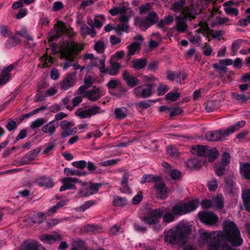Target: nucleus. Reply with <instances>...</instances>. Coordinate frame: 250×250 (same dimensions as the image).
I'll list each match as a JSON object with an SVG mask.
<instances>
[{
    "label": "nucleus",
    "mask_w": 250,
    "mask_h": 250,
    "mask_svg": "<svg viewBox=\"0 0 250 250\" xmlns=\"http://www.w3.org/2000/svg\"><path fill=\"white\" fill-rule=\"evenodd\" d=\"M219 154V152L215 147L208 149L205 156V160L203 161L204 162L207 159L208 162L212 163L218 157Z\"/></svg>",
    "instance_id": "nucleus-23"
},
{
    "label": "nucleus",
    "mask_w": 250,
    "mask_h": 250,
    "mask_svg": "<svg viewBox=\"0 0 250 250\" xmlns=\"http://www.w3.org/2000/svg\"><path fill=\"white\" fill-rule=\"evenodd\" d=\"M76 83V73L67 74L63 80L60 83V87L62 90H67L74 86Z\"/></svg>",
    "instance_id": "nucleus-7"
},
{
    "label": "nucleus",
    "mask_w": 250,
    "mask_h": 250,
    "mask_svg": "<svg viewBox=\"0 0 250 250\" xmlns=\"http://www.w3.org/2000/svg\"><path fill=\"white\" fill-rule=\"evenodd\" d=\"M199 200L195 199L189 201L188 203L184 204L185 208L188 213L194 211L198 207Z\"/></svg>",
    "instance_id": "nucleus-30"
},
{
    "label": "nucleus",
    "mask_w": 250,
    "mask_h": 250,
    "mask_svg": "<svg viewBox=\"0 0 250 250\" xmlns=\"http://www.w3.org/2000/svg\"><path fill=\"white\" fill-rule=\"evenodd\" d=\"M241 173L246 180H250V163H245L241 167Z\"/></svg>",
    "instance_id": "nucleus-33"
},
{
    "label": "nucleus",
    "mask_w": 250,
    "mask_h": 250,
    "mask_svg": "<svg viewBox=\"0 0 250 250\" xmlns=\"http://www.w3.org/2000/svg\"><path fill=\"white\" fill-rule=\"evenodd\" d=\"M204 163V161L199 157H194L188 160L186 165L187 167L191 170H195L200 168Z\"/></svg>",
    "instance_id": "nucleus-18"
},
{
    "label": "nucleus",
    "mask_w": 250,
    "mask_h": 250,
    "mask_svg": "<svg viewBox=\"0 0 250 250\" xmlns=\"http://www.w3.org/2000/svg\"><path fill=\"white\" fill-rule=\"evenodd\" d=\"M86 164H87V162L84 160L75 161L72 163V165L73 167L80 169H83L85 168Z\"/></svg>",
    "instance_id": "nucleus-54"
},
{
    "label": "nucleus",
    "mask_w": 250,
    "mask_h": 250,
    "mask_svg": "<svg viewBox=\"0 0 250 250\" xmlns=\"http://www.w3.org/2000/svg\"><path fill=\"white\" fill-rule=\"evenodd\" d=\"M128 203V202L125 197L117 196L113 200V205L116 207H123Z\"/></svg>",
    "instance_id": "nucleus-37"
},
{
    "label": "nucleus",
    "mask_w": 250,
    "mask_h": 250,
    "mask_svg": "<svg viewBox=\"0 0 250 250\" xmlns=\"http://www.w3.org/2000/svg\"><path fill=\"white\" fill-rule=\"evenodd\" d=\"M141 45V43L135 42L127 46L128 51L127 54V58L128 60L130 59L131 57L134 55L136 51L140 49Z\"/></svg>",
    "instance_id": "nucleus-24"
},
{
    "label": "nucleus",
    "mask_w": 250,
    "mask_h": 250,
    "mask_svg": "<svg viewBox=\"0 0 250 250\" xmlns=\"http://www.w3.org/2000/svg\"><path fill=\"white\" fill-rule=\"evenodd\" d=\"M190 233V230L185 226H177L167 232L165 236V242L171 244L184 245L187 242V236Z\"/></svg>",
    "instance_id": "nucleus-2"
},
{
    "label": "nucleus",
    "mask_w": 250,
    "mask_h": 250,
    "mask_svg": "<svg viewBox=\"0 0 250 250\" xmlns=\"http://www.w3.org/2000/svg\"><path fill=\"white\" fill-rule=\"evenodd\" d=\"M182 175V172L176 169H172L170 172V177L173 180H177L181 177Z\"/></svg>",
    "instance_id": "nucleus-60"
},
{
    "label": "nucleus",
    "mask_w": 250,
    "mask_h": 250,
    "mask_svg": "<svg viewBox=\"0 0 250 250\" xmlns=\"http://www.w3.org/2000/svg\"><path fill=\"white\" fill-rule=\"evenodd\" d=\"M172 213L175 215H181L187 213L184 204L182 205H175L172 207Z\"/></svg>",
    "instance_id": "nucleus-34"
},
{
    "label": "nucleus",
    "mask_w": 250,
    "mask_h": 250,
    "mask_svg": "<svg viewBox=\"0 0 250 250\" xmlns=\"http://www.w3.org/2000/svg\"><path fill=\"white\" fill-rule=\"evenodd\" d=\"M45 123L46 121L45 119L42 118H39L32 122V124L30 125V127L31 129L34 130L41 126Z\"/></svg>",
    "instance_id": "nucleus-46"
},
{
    "label": "nucleus",
    "mask_w": 250,
    "mask_h": 250,
    "mask_svg": "<svg viewBox=\"0 0 250 250\" xmlns=\"http://www.w3.org/2000/svg\"><path fill=\"white\" fill-rule=\"evenodd\" d=\"M181 96L180 93L177 91H170L165 96V99L167 101L175 102L177 101Z\"/></svg>",
    "instance_id": "nucleus-42"
},
{
    "label": "nucleus",
    "mask_w": 250,
    "mask_h": 250,
    "mask_svg": "<svg viewBox=\"0 0 250 250\" xmlns=\"http://www.w3.org/2000/svg\"><path fill=\"white\" fill-rule=\"evenodd\" d=\"M226 166L219 163H215L214 167L216 175L220 177L224 175L226 170Z\"/></svg>",
    "instance_id": "nucleus-35"
},
{
    "label": "nucleus",
    "mask_w": 250,
    "mask_h": 250,
    "mask_svg": "<svg viewBox=\"0 0 250 250\" xmlns=\"http://www.w3.org/2000/svg\"><path fill=\"white\" fill-rule=\"evenodd\" d=\"M224 182L226 185L228 190L231 192L235 186V183L233 181L232 177L229 176L225 178Z\"/></svg>",
    "instance_id": "nucleus-41"
},
{
    "label": "nucleus",
    "mask_w": 250,
    "mask_h": 250,
    "mask_svg": "<svg viewBox=\"0 0 250 250\" xmlns=\"http://www.w3.org/2000/svg\"><path fill=\"white\" fill-rule=\"evenodd\" d=\"M64 173L66 176L69 175H78L85 176L87 174V172L85 171H81L78 169H71L68 167H65L64 169Z\"/></svg>",
    "instance_id": "nucleus-32"
},
{
    "label": "nucleus",
    "mask_w": 250,
    "mask_h": 250,
    "mask_svg": "<svg viewBox=\"0 0 250 250\" xmlns=\"http://www.w3.org/2000/svg\"><path fill=\"white\" fill-rule=\"evenodd\" d=\"M224 64H220L219 63H213L212 65L213 67L216 69L220 71L219 75L220 76H223L225 74H226L228 72V67L223 65Z\"/></svg>",
    "instance_id": "nucleus-44"
},
{
    "label": "nucleus",
    "mask_w": 250,
    "mask_h": 250,
    "mask_svg": "<svg viewBox=\"0 0 250 250\" xmlns=\"http://www.w3.org/2000/svg\"><path fill=\"white\" fill-rule=\"evenodd\" d=\"M128 28V26L126 23H120L116 27H114V30L117 35L121 36L122 35V32L127 31Z\"/></svg>",
    "instance_id": "nucleus-39"
},
{
    "label": "nucleus",
    "mask_w": 250,
    "mask_h": 250,
    "mask_svg": "<svg viewBox=\"0 0 250 250\" xmlns=\"http://www.w3.org/2000/svg\"><path fill=\"white\" fill-rule=\"evenodd\" d=\"M241 196L245 210L250 212V189L247 188L243 190Z\"/></svg>",
    "instance_id": "nucleus-19"
},
{
    "label": "nucleus",
    "mask_w": 250,
    "mask_h": 250,
    "mask_svg": "<svg viewBox=\"0 0 250 250\" xmlns=\"http://www.w3.org/2000/svg\"><path fill=\"white\" fill-rule=\"evenodd\" d=\"M166 209L164 208H158L152 210L148 215L141 218L146 224L148 225H157L160 223V220L163 217L164 221L170 223L174 220V216L170 213H166Z\"/></svg>",
    "instance_id": "nucleus-3"
},
{
    "label": "nucleus",
    "mask_w": 250,
    "mask_h": 250,
    "mask_svg": "<svg viewBox=\"0 0 250 250\" xmlns=\"http://www.w3.org/2000/svg\"><path fill=\"white\" fill-rule=\"evenodd\" d=\"M120 159H110L106 160L101 162V165L104 167H107L110 166H113L116 165L119 161H120Z\"/></svg>",
    "instance_id": "nucleus-53"
},
{
    "label": "nucleus",
    "mask_w": 250,
    "mask_h": 250,
    "mask_svg": "<svg viewBox=\"0 0 250 250\" xmlns=\"http://www.w3.org/2000/svg\"><path fill=\"white\" fill-rule=\"evenodd\" d=\"M149 102H152L153 103H155L156 102V100H148L146 101H142L138 103V106L143 109H145L149 108L150 106V104L149 103Z\"/></svg>",
    "instance_id": "nucleus-59"
},
{
    "label": "nucleus",
    "mask_w": 250,
    "mask_h": 250,
    "mask_svg": "<svg viewBox=\"0 0 250 250\" xmlns=\"http://www.w3.org/2000/svg\"><path fill=\"white\" fill-rule=\"evenodd\" d=\"M62 34V29L60 27H58L57 28L54 32L53 34L51 35H49L48 37L49 42H51L55 40V39H58L60 38Z\"/></svg>",
    "instance_id": "nucleus-47"
},
{
    "label": "nucleus",
    "mask_w": 250,
    "mask_h": 250,
    "mask_svg": "<svg viewBox=\"0 0 250 250\" xmlns=\"http://www.w3.org/2000/svg\"><path fill=\"white\" fill-rule=\"evenodd\" d=\"M39 243L37 241L25 242L22 245L21 250H39Z\"/></svg>",
    "instance_id": "nucleus-31"
},
{
    "label": "nucleus",
    "mask_w": 250,
    "mask_h": 250,
    "mask_svg": "<svg viewBox=\"0 0 250 250\" xmlns=\"http://www.w3.org/2000/svg\"><path fill=\"white\" fill-rule=\"evenodd\" d=\"M135 229L139 232L144 233L146 230V227L139 222H136L134 226Z\"/></svg>",
    "instance_id": "nucleus-63"
},
{
    "label": "nucleus",
    "mask_w": 250,
    "mask_h": 250,
    "mask_svg": "<svg viewBox=\"0 0 250 250\" xmlns=\"http://www.w3.org/2000/svg\"><path fill=\"white\" fill-rule=\"evenodd\" d=\"M212 206H214L217 209H222L224 207V202L222 196H216L212 200Z\"/></svg>",
    "instance_id": "nucleus-38"
},
{
    "label": "nucleus",
    "mask_w": 250,
    "mask_h": 250,
    "mask_svg": "<svg viewBox=\"0 0 250 250\" xmlns=\"http://www.w3.org/2000/svg\"><path fill=\"white\" fill-rule=\"evenodd\" d=\"M225 12L231 16H237L239 14V10L237 8L228 7L224 8Z\"/></svg>",
    "instance_id": "nucleus-51"
},
{
    "label": "nucleus",
    "mask_w": 250,
    "mask_h": 250,
    "mask_svg": "<svg viewBox=\"0 0 250 250\" xmlns=\"http://www.w3.org/2000/svg\"><path fill=\"white\" fill-rule=\"evenodd\" d=\"M74 125L72 122H68L66 120H62L60 123V127L63 130V131L68 132L70 128Z\"/></svg>",
    "instance_id": "nucleus-45"
},
{
    "label": "nucleus",
    "mask_w": 250,
    "mask_h": 250,
    "mask_svg": "<svg viewBox=\"0 0 250 250\" xmlns=\"http://www.w3.org/2000/svg\"><path fill=\"white\" fill-rule=\"evenodd\" d=\"M208 187L209 191H214L218 187V182L216 179H213L208 182Z\"/></svg>",
    "instance_id": "nucleus-62"
},
{
    "label": "nucleus",
    "mask_w": 250,
    "mask_h": 250,
    "mask_svg": "<svg viewBox=\"0 0 250 250\" xmlns=\"http://www.w3.org/2000/svg\"><path fill=\"white\" fill-rule=\"evenodd\" d=\"M147 64V60L145 58L135 59L132 61V67L136 70H139L145 67Z\"/></svg>",
    "instance_id": "nucleus-26"
},
{
    "label": "nucleus",
    "mask_w": 250,
    "mask_h": 250,
    "mask_svg": "<svg viewBox=\"0 0 250 250\" xmlns=\"http://www.w3.org/2000/svg\"><path fill=\"white\" fill-rule=\"evenodd\" d=\"M182 14L184 16L183 17L178 16L176 17V28L179 32L185 33L188 30V25L185 21L188 19H195L197 13L193 5H191L190 7L186 6L182 11Z\"/></svg>",
    "instance_id": "nucleus-4"
},
{
    "label": "nucleus",
    "mask_w": 250,
    "mask_h": 250,
    "mask_svg": "<svg viewBox=\"0 0 250 250\" xmlns=\"http://www.w3.org/2000/svg\"><path fill=\"white\" fill-rule=\"evenodd\" d=\"M101 183H90L89 186V189L91 191L90 194L92 195L97 193L99 191V188L102 186Z\"/></svg>",
    "instance_id": "nucleus-50"
},
{
    "label": "nucleus",
    "mask_w": 250,
    "mask_h": 250,
    "mask_svg": "<svg viewBox=\"0 0 250 250\" xmlns=\"http://www.w3.org/2000/svg\"><path fill=\"white\" fill-rule=\"evenodd\" d=\"M162 178L159 176H155L152 174H146L143 176L141 181V183L144 184L145 183L156 182L158 183L162 181Z\"/></svg>",
    "instance_id": "nucleus-28"
},
{
    "label": "nucleus",
    "mask_w": 250,
    "mask_h": 250,
    "mask_svg": "<svg viewBox=\"0 0 250 250\" xmlns=\"http://www.w3.org/2000/svg\"><path fill=\"white\" fill-rule=\"evenodd\" d=\"M202 31L203 32V34H204V36L205 37L207 36V38H208V33L209 32H213V31L210 30V28L207 24L202 26L201 27L197 30L198 33H201Z\"/></svg>",
    "instance_id": "nucleus-58"
},
{
    "label": "nucleus",
    "mask_w": 250,
    "mask_h": 250,
    "mask_svg": "<svg viewBox=\"0 0 250 250\" xmlns=\"http://www.w3.org/2000/svg\"><path fill=\"white\" fill-rule=\"evenodd\" d=\"M13 64H10L4 68L0 75V86L5 84L10 78L9 73L13 69Z\"/></svg>",
    "instance_id": "nucleus-17"
},
{
    "label": "nucleus",
    "mask_w": 250,
    "mask_h": 250,
    "mask_svg": "<svg viewBox=\"0 0 250 250\" xmlns=\"http://www.w3.org/2000/svg\"><path fill=\"white\" fill-rule=\"evenodd\" d=\"M129 114V109L126 107L116 108L114 110L115 117L118 120L126 118Z\"/></svg>",
    "instance_id": "nucleus-21"
},
{
    "label": "nucleus",
    "mask_w": 250,
    "mask_h": 250,
    "mask_svg": "<svg viewBox=\"0 0 250 250\" xmlns=\"http://www.w3.org/2000/svg\"><path fill=\"white\" fill-rule=\"evenodd\" d=\"M235 98L237 101H240L242 103H245L247 101L250 100V95H245L238 94L236 95Z\"/></svg>",
    "instance_id": "nucleus-64"
},
{
    "label": "nucleus",
    "mask_w": 250,
    "mask_h": 250,
    "mask_svg": "<svg viewBox=\"0 0 250 250\" xmlns=\"http://www.w3.org/2000/svg\"><path fill=\"white\" fill-rule=\"evenodd\" d=\"M198 215L202 223L208 226L216 225L218 221V216L212 211H200Z\"/></svg>",
    "instance_id": "nucleus-6"
},
{
    "label": "nucleus",
    "mask_w": 250,
    "mask_h": 250,
    "mask_svg": "<svg viewBox=\"0 0 250 250\" xmlns=\"http://www.w3.org/2000/svg\"><path fill=\"white\" fill-rule=\"evenodd\" d=\"M135 25H138L140 28L143 31H146L148 28L152 26L151 23L145 18L141 19L136 17L134 21Z\"/></svg>",
    "instance_id": "nucleus-22"
},
{
    "label": "nucleus",
    "mask_w": 250,
    "mask_h": 250,
    "mask_svg": "<svg viewBox=\"0 0 250 250\" xmlns=\"http://www.w3.org/2000/svg\"><path fill=\"white\" fill-rule=\"evenodd\" d=\"M94 49L99 53H102L105 49V46L103 41L99 40L94 45Z\"/></svg>",
    "instance_id": "nucleus-49"
},
{
    "label": "nucleus",
    "mask_w": 250,
    "mask_h": 250,
    "mask_svg": "<svg viewBox=\"0 0 250 250\" xmlns=\"http://www.w3.org/2000/svg\"><path fill=\"white\" fill-rule=\"evenodd\" d=\"M146 18L152 25L156 24L159 21V18L157 14L154 11L149 12Z\"/></svg>",
    "instance_id": "nucleus-43"
},
{
    "label": "nucleus",
    "mask_w": 250,
    "mask_h": 250,
    "mask_svg": "<svg viewBox=\"0 0 250 250\" xmlns=\"http://www.w3.org/2000/svg\"><path fill=\"white\" fill-rule=\"evenodd\" d=\"M77 132V128L74 127L72 129L70 128L68 133L67 131H62L61 133V136L62 139H64L68 136L75 134Z\"/></svg>",
    "instance_id": "nucleus-57"
},
{
    "label": "nucleus",
    "mask_w": 250,
    "mask_h": 250,
    "mask_svg": "<svg viewBox=\"0 0 250 250\" xmlns=\"http://www.w3.org/2000/svg\"><path fill=\"white\" fill-rule=\"evenodd\" d=\"M169 90L167 85L160 84L158 87V95L162 96Z\"/></svg>",
    "instance_id": "nucleus-61"
},
{
    "label": "nucleus",
    "mask_w": 250,
    "mask_h": 250,
    "mask_svg": "<svg viewBox=\"0 0 250 250\" xmlns=\"http://www.w3.org/2000/svg\"><path fill=\"white\" fill-rule=\"evenodd\" d=\"M208 147L203 146H196L194 148L193 150L196 152L198 156L197 157L200 158L201 156L205 157ZM201 159V158H200Z\"/></svg>",
    "instance_id": "nucleus-36"
},
{
    "label": "nucleus",
    "mask_w": 250,
    "mask_h": 250,
    "mask_svg": "<svg viewBox=\"0 0 250 250\" xmlns=\"http://www.w3.org/2000/svg\"><path fill=\"white\" fill-rule=\"evenodd\" d=\"M227 136L228 135H226V129H223L208 131L205 134L206 139L212 142L220 141Z\"/></svg>",
    "instance_id": "nucleus-8"
},
{
    "label": "nucleus",
    "mask_w": 250,
    "mask_h": 250,
    "mask_svg": "<svg viewBox=\"0 0 250 250\" xmlns=\"http://www.w3.org/2000/svg\"><path fill=\"white\" fill-rule=\"evenodd\" d=\"M246 122L244 121H240L235 123L233 125L229 126L226 129V135H229V134L234 133L244 126Z\"/></svg>",
    "instance_id": "nucleus-25"
},
{
    "label": "nucleus",
    "mask_w": 250,
    "mask_h": 250,
    "mask_svg": "<svg viewBox=\"0 0 250 250\" xmlns=\"http://www.w3.org/2000/svg\"><path fill=\"white\" fill-rule=\"evenodd\" d=\"M154 188L156 189L157 196L158 198L164 200L167 197V188L163 180L158 183H156L154 185Z\"/></svg>",
    "instance_id": "nucleus-10"
},
{
    "label": "nucleus",
    "mask_w": 250,
    "mask_h": 250,
    "mask_svg": "<svg viewBox=\"0 0 250 250\" xmlns=\"http://www.w3.org/2000/svg\"><path fill=\"white\" fill-rule=\"evenodd\" d=\"M91 64L95 67L99 68L101 73L105 72L104 71L105 66L104 58H99L97 57L94 58L92 61Z\"/></svg>",
    "instance_id": "nucleus-29"
},
{
    "label": "nucleus",
    "mask_w": 250,
    "mask_h": 250,
    "mask_svg": "<svg viewBox=\"0 0 250 250\" xmlns=\"http://www.w3.org/2000/svg\"><path fill=\"white\" fill-rule=\"evenodd\" d=\"M100 91L99 87L93 86L92 89L87 90L84 93L83 97L91 101L95 102L99 100L102 96L100 93Z\"/></svg>",
    "instance_id": "nucleus-12"
},
{
    "label": "nucleus",
    "mask_w": 250,
    "mask_h": 250,
    "mask_svg": "<svg viewBox=\"0 0 250 250\" xmlns=\"http://www.w3.org/2000/svg\"><path fill=\"white\" fill-rule=\"evenodd\" d=\"M21 40L16 36H11L6 40L4 46L6 48L10 49L20 44Z\"/></svg>",
    "instance_id": "nucleus-27"
},
{
    "label": "nucleus",
    "mask_w": 250,
    "mask_h": 250,
    "mask_svg": "<svg viewBox=\"0 0 250 250\" xmlns=\"http://www.w3.org/2000/svg\"><path fill=\"white\" fill-rule=\"evenodd\" d=\"M230 163V155L227 152H224L222 156L221 161L220 163L221 164L227 166Z\"/></svg>",
    "instance_id": "nucleus-52"
},
{
    "label": "nucleus",
    "mask_w": 250,
    "mask_h": 250,
    "mask_svg": "<svg viewBox=\"0 0 250 250\" xmlns=\"http://www.w3.org/2000/svg\"><path fill=\"white\" fill-rule=\"evenodd\" d=\"M123 79L125 81L126 85L130 87H133L138 84L139 80L136 77L132 76L128 71L125 70L122 73Z\"/></svg>",
    "instance_id": "nucleus-11"
},
{
    "label": "nucleus",
    "mask_w": 250,
    "mask_h": 250,
    "mask_svg": "<svg viewBox=\"0 0 250 250\" xmlns=\"http://www.w3.org/2000/svg\"><path fill=\"white\" fill-rule=\"evenodd\" d=\"M41 151L40 148H36L26 153L24 156L21 159V162L22 165L28 164L30 161H33L39 155Z\"/></svg>",
    "instance_id": "nucleus-15"
},
{
    "label": "nucleus",
    "mask_w": 250,
    "mask_h": 250,
    "mask_svg": "<svg viewBox=\"0 0 250 250\" xmlns=\"http://www.w3.org/2000/svg\"><path fill=\"white\" fill-rule=\"evenodd\" d=\"M59 124L55 120L49 122L42 127V130L45 133H49V135H52L56 131V128L58 127Z\"/></svg>",
    "instance_id": "nucleus-16"
},
{
    "label": "nucleus",
    "mask_w": 250,
    "mask_h": 250,
    "mask_svg": "<svg viewBox=\"0 0 250 250\" xmlns=\"http://www.w3.org/2000/svg\"><path fill=\"white\" fill-rule=\"evenodd\" d=\"M41 239L47 244H53L56 241V238L54 236L48 234L42 235L41 236Z\"/></svg>",
    "instance_id": "nucleus-48"
},
{
    "label": "nucleus",
    "mask_w": 250,
    "mask_h": 250,
    "mask_svg": "<svg viewBox=\"0 0 250 250\" xmlns=\"http://www.w3.org/2000/svg\"><path fill=\"white\" fill-rule=\"evenodd\" d=\"M170 112L169 114V116L170 117H173L177 115L181 114L183 110L181 107H173L171 108L170 110Z\"/></svg>",
    "instance_id": "nucleus-55"
},
{
    "label": "nucleus",
    "mask_w": 250,
    "mask_h": 250,
    "mask_svg": "<svg viewBox=\"0 0 250 250\" xmlns=\"http://www.w3.org/2000/svg\"><path fill=\"white\" fill-rule=\"evenodd\" d=\"M198 241L202 245H207V250H235L229 246H241L243 242L240 231L233 221L224 224L223 231L209 232L203 229L199 231Z\"/></svg>",
    "instance_id": "nucleus-1"
},
{
    "label": "nucleus",
    "mask_w": 250,
    "mask_h": 250,
    "mask_svg": "<svg viewBox=\"0 0 250 250\" xmlns=\"http://www.w3.org/2000/svg\"><path fill=\"white\" fill-rule=\"evenodd\" d=\"M186 0H179L177 2H175L173 3L170 9L174 11H179L181 10L185 5Z\"/></svg>",
    "instance_id": "nucleus-40"
},
{
    "label": "nucleus",
    "mask_w": 250,
    "mask_h": 250,
    "mask_svg": "<svg viewBox=\"0 0 250 250\" xmlns=\"http://www.w3.org/2000/svg\"><path fill=\"white\" fill-rule=\"evenodd\" d=\"M16 34L27 40V43L26 45L28 47L31 48L34 46L35 44L34 42H30L33 41V38L28 34L27 29L25 28H23L20 31H16Z\"/></svg>",
    "instance_id": "nucleus-20"
},
{
    "label": "nucleus",
    "mask_w": 250,
    "mask_h": 250,
    "mask_svg": "<svg viewBox=\"0 0 250 250\" xmlns=\"http://www.w3.org/2000/svg\"><path fill=\"white\" fill-rule=\"evenodd\" d=\"M61 182L63 185L60 188V191H63L67 189H76V186L74 184L81 183L77 178L69 177L62 179Z\"/></svg>",
    "instance_id": "nucleus-9"
},
{
    "label": "nucleus",
    "mask_w": 250,
    "mask_h": 250,
    "mask_svg": "<svg viewBox=\"0 0 250 250\" xmlns=\"http://www.w3.org/2000/svg\"><path fill=\"white\" fill-rule=\"evenodd\" d=\"M110 66L109 68L104 67V71L105 72H102V74H109L111 76L117 75L120 71V69L122 68V65L116 62H113L111 60L110 61Z\"/></svg>",
    "instance_id": "nucleus-14"
},
{
    "label": "nucleus",
    "mask_w": 250,
    "mask_h": 250,
    "mask_svg": "<svg viewBox=\"0 0 250 250\" xmlns=\"http://www.w3.org/2000/svg\"><path fill=\"white\" fill-rule=\"evenodd\" d=\"M18 125L14 120L10 119L9 121L5 125V127L8 131H11L15 129L17 127Z\"/></svg>",
    "instance_id": "nucleus-56"
},
{
    "label": "nucleus",
    "mask_w": 250,
    "mask_h": 250,
    "mask_svg": "<svg viewBox=\"0 0 250 250\" xmlns=\"http://www.w3.org/2000/svg\"><path fill=\"white\" fill-rule=\"evenodd\" d=\"M155 85V83H151L138 86L134 89V93L138 97L143 99L147 98L154 93L153 88Z\"/></svg>",
    "instance_id": "nucleus-5"
},
{
    "label": "nucleus",
    "mask_w": 250,
    "mask_h": 250,
    "mask_svg": "<svg viewBox=\"0 0 250 250\" xmlns=\"http://www.w3.org/2000/svg\"><path fill=\"white\" fill-rule=\"evenodd\" d=\"M35 183L40 187L52 188L54 186V182L52 178L46 175L41 176L36 179Z\"/></svg>",
    "instance_id": "nucleus-13"
}]
</instances>
